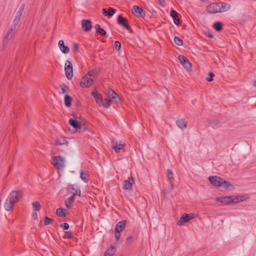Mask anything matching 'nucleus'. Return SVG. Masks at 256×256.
Here are the masks:
<instances>
[{
    "mask_svg": "<svg viewBox=\"0 0 256 256\" xmlns=\"http://www.w3.org/2000/svg\"><path fill=\"white\" fill-rule=\"evenodd\" d=\"M166 172H167V176H168V178L170 180V184L171 188L173 189L174 188V185H173L174 177H173L172 172L171 170H170V168L167 169Z\"/></svg>",
    "mask_w": 256,
    "mask_h": 256,
    "instance_id": "cd10ccee",
    "label": "nucleus"
},
{
    "mask_svg": "<svg viewBox=\"0 0 256 256\" xmlns=\"http://www.w3.org/2000/svg\"><path fill=\"white\" fill-rule=\"evenodd\" d=\"M94 82V80L92 78H88L86 74L82 78L80 85L82 88H89Z\"/></svg>",
    "mask_w": 256,
    "mask_h": 256,
    "instance_id": "6e6552de",
    "label": "nucleus"
},
{
    "mask_svg": "<svg viewBox=\"0 0 256 256\" xmlns=\"http://www.w3.org/2000/svg\"><path fill=\"white\" fill-rule=\"evenodd\" d=\"M56 142L58 145H62L64 144H66V145H68V142L64 138H57L56 141Z\"/></svg>",
    "mask_w": 256,
    "mask_h": 256,
    "instance_id": "e433bc0d",
    "label": "nucleus"
},
{
    "mask_svg": "<svg viewBox=\"0 0 256 256\" xmlns=\"http://www.w3.org/2000/svg\"><path fill=\"white\" fill-rule=\"evenodd\" d=\"M254 85L256 86V80L254 82Z\"/></svg>",
    "mask_w": 256,
    "mask_h": 256,
    "instance_id": "69168bd1",
    "label": "nucleus"
},
{
    "mask_svg": "<svg viewBox=\"0 0 256 256\" xmlns=\"http://www.w3.org/2000/svg\"><path fill=\"white\" fill-rule=\"evenodd\" d=\"M160 4L162 6H165L166 2L165 0H158Z\"/></svg>",
    "mask_w": 256,
    "mask_h": 256,
    "instance_id": "bf43d9fd",
    "label": "nucleus"
},
{
    "mask_svg": "<svg viewBox=\"0 0 256 256\" xmlns=\"http://www.w3.org/2000/svg\"><path fill=\"white\" fill-rule=\"evenodd\" d=\"M189 221V215H188L187 214H184L181 216L180 220L178 222L177 224L178 226H182L185 223L188 222Z\"/></svg>",
    "mask_w": 256,
    "mask_h": 256,
    "instance_id": "aec40b11",
    "label": "nucleus"
},
{
    "mask_svg": "<svg viewBox=\"0 0 256 256\" xmlns=\"http://www.w3.org/2000/svg\"><path fill=\"white\" fill-rule=\"evenodd\" d=\"M72 49L74 50V52H80L79 46H78V44H77V43L74 44L73 46H72Z\"/></svg>",
    "mask_w": 256,
    "mask_h": 256,
    "instance_id": "603ef678",
    "label": "nucleus"
},
{
    "mask_svg": "<svg viewBox=\"0 0 256 256\" xmlns=\"http://www.w3.org/2000/svg\"><path fill=\"white\" fill-rule=\"evenodd\" d=\"M64 71L66 77L68 80H71L73 76L72 65L71 62L66 60L64 64Z\"/></svg>",
    "mask_w": 256,
    "mask_h": 256,
    "instance_id": "20e7f679",
    "label": "nucleus"
},
{
    "mask_svg": "<svg viewBox=\"0 0 256 256\" xmlns=\"http://www.w3.org/2000/svg\"><path fill=\"white\" fill-rule=\"evenodd\" d=\"M108 16H112L116 12V10L113 8L110 7L108 8Z\"/></svg>",
    "mask_w": 256,
    "mask_h": 256,
    "instance_id": "49530a36",
    "label": "nucleus"
},
{
    "mask_svg": "<svg viewBox=\"0 0 256 256\" xmlns=\"http://www.w3.org/2000/svg\"><path fill=\"white\" fill-rule=\"evenodd\" d=\"M32 217L35 218V219H36L38 218V214H37V213L36 212H34L32 214Z\"/></svg>",
    "mask_w": 256,
    "mask_h": 256,
    "instance_id": "0e129e2a",
    "label": "nucleus"
},
{
    "mask_svg": "<svg viewBox=\"0 0 256 256\" xmlns=\"http://www.w3.org/2000/svg\"><path fill=\"white\" fill-rule=\"evenodd\" d=\"M116 250L115 246L110 245V248L105 251L104 256H112L114 255Z\"/></svg>",
    "mask_w": 256,
    "mask_h": 256,
    "instance_id": "4be33fe9",
    "label": "nucleus"
},
{
    "mask_svg": "<svg viewBox=\"0 0 256 256\" xmlns=\"http://www.w3.org/2000/svg\"><path fill=\"white\" fill-rule=\"evenodd\" d=\"M210 182L214 186L218 187L221 186L222 178L218 176H210L208 178Z\"/></svg>",
    "mask_w": 256,
    "mask_h": 256,
    "instance_id": "9d476101",
    "label": "nucleus"
},
{
    "mask_svg": "<svg viewBox=\"0 0 256 256\" xmlns=\"http://www.w3.org/2000/svg\"><path fill=\"white\" fill-rule=\"evenodd\" d=\"M178 17H176L173 18L174 22L175 24L178 26L181 24V22L180 18H178Z\"/></svg>",
    "mask_w": 256,
    "mask_h": 256,
    "instance_id": "5fc2aeb1",
    "label": "nucleus"
},
{
    "mask_svg": "<svg viewBox=\"0 0 256 256\" xmlns=\"http://www.w3.org/2000/svg\"><path fill=\"white\" fill-rule=\"evenodd\" d=\"M67 190L68 192L74 194V192L79 191L81 192L80 190L74 184H69L67 188Z\"/></svg>",
    "mask_w": 256,
    "mask_h": 256,
    "instance_id": "c85d7f7f",
    "label": "nucleus"
},
{
    "mask_svg": "<svg viewBox=\"0 0 256 256\" xmlns=\"http://www.w3.org/2000/svg\"><path fill=\"white\" fill-rule=\"evenodd\" d=\"M91 95L94 98L97 104L99 106H101L103 100L102 95L98 93L97 92H92Z\"/></svg>",
    "mask_w": 256,
    "mask_h": 256,
    "instance_id": "2eb2a0df",
    "label": "nucleus"
},
{
    "mask_svg": "<svg viewBox=\"0 0 256 256\" xmlns=\"http://www.w3.org/2000/svg\"><path fill=\"white\" fill-rule=\"evenodd\" d=\"M14 32V30H11V28H9L4 38V44H6L8 43L7 41H8L13 38Z\"/></svg>",
    "mask_w": 256,
    "mask_h": 256,
    "instance_id": "dca6fc26",
    "label": "nucleus"
},
{
    "mask_svg": "<svg viewBox=\"0 0 256 256\" xmlns=\"http://www.w3.org/2000/svg\"><path fill=\"white\" fill-rule=\"evenodd\" d=\"M111 146L116 154L119 153L120 152V150L124 148V145L118 143V142H113L112 143Z\"/></svg>",
    "mask_w": 256,
    "mask_h": 256,
    "instance_id": "f3484780",
    "label": "nucleus"
},
{
    "mask_svg": "<svg viewBox=\"0 0 256 256\" xmlns=\"http://www.w3.org/2000/svg\"><path fill=\"white\" fill-rule=\"evenodd\" d=\"M117 22L118 24L128 30L130 33L133 32L132 30L129 25L128 20L122 15H119L117 18Z\"/></svg>",
    "mask_w": 256,
    "mask_h": 256,
    "instance_id": "f257e3e1",
    "label": "nucleus"
},
{
    "mask_svg": "<svg viewBox=\"0 0 256 256\" xmlns=\"http://www.w3.org/2000/svg\"><path fill=\"white\" fill-rule=\"evenodd\" d=\"M176 124L178 127L181 129L185 128L187 126V122L184 118H181L177 120Z\"/></svg>",
    "mask_w": 256,
    "mask_h": 256,
    "instance_id": "393cba45",
    "label": "nucleus"
},
{
    "mask_svg": "<svg viewBox=\"0 0 256 256\" xmlns=\"http://www.w3.org/2000/svg\"><path fill=\"white\" fill-rule=\"evenodd\" d=\"M60 88L61 90L60 92H59L60 94L67 92L68 90H69L68 86L64 83L60 84Z\"/></svg>",
    "mask_w": 256,
    "mask_h": 256,
    "instance_id": "f704fd0d",
    "label": "nucleus"
},
{
    "mask_svg": "<svg viewBox=\"0 0 256 256\" xmlns=\"http://www.w3.org/2000/svg\"><path fill=\"white\" fill-rule=\"evenodd\" d=\"M72 98L70 95L66 94L64 96V102L65 106L68 108L72 106Z\"/></svg>",
    "mask_w": 256,
    "mask_h": 256,
    "instance_id": "a878e982",
    "label": "nucleus"
},
{
    "mask_svg": "<svg viewBox=\"0 0 256 256\" xmlns=\"http://www.w3.org/2000/svg\"><path fill=\"white\" fill-rule=\"evenodd\" d=\"M110 105V100L108 98H104L102 100V104L101 106H103L106 108H108Z\"/></svg>",
    "mask_w": 256,
    "mask_h": 256,
    "instance_id": "a19ab883",
    "label": "nucleus"
},
{
    "mask_svg": "<svg viewBox=\"0 0 256 256\" xmlns=\"http://www.w3.org/2000/svg\"><path fill=\"white\" fill-rule=\"evenodd\" d=\"M82 28L84 32L90 31L92 28V22L89 20H82Z\"/></svg>",
    "mask_w": 256,
    "mask_h": 256,
    "instance_id": "ddd939ff",
    "label": "nucleus"
},
{
    "mask_svg": "<svg viewBox=\"0 0 256 256\" xmlns=\"http://www.w3.org/2000/svg\"><path fill=\"white\" fill-rule=\"evenodd\" d=\"M64 236H63V238H68V239H72L73 240L74 238V236L72 233L70 231H64Z\"/></svg>",
    "mask_w": 256,
    "mask_h": 256,
    "instance_id": "4c0bfd02",
    "label": "nucleus"
},
{
    "mask_svg": "<svg viewBox=\"0 0 256 256\" xmlns=\"http://www.w3.org/2000/svg\"><path fill=\"white\" fill-rule=\"evenodd\" d=\"M206 35L209 38H214V34L213 32H208L206 34Z\"/></svg>",
    "mask_w": 256,
    "mask_h": 256,
    "instance_id": "052dcab7",
    "label": "nucleus"
},
{
    "mask_svg": "<svg viewBox=\"0 0 256 256\" xmlns=\"http://www.w3.org/2000/svg\"><path fill=\"white\" fill-rule=\"evenodd\" d=\"M94 28L96 29V32L97 33L101 28L100 26L98 24H96L94 26Z\"/></svg>",
    "mask_w": 256,
    "mask_h": 256,
    "instance_id": "680f3d73",
    "label": "nucleus"
},
{
    "mask_svg": "<svg viewBox=\"0 0 256 256\" xmlns=\"http://www.w3.org/2000/svg\"><path fill=\"white\" fill-rule=\"evenodd\" d=\"M178 59L183 66L186 68L187 70H189L192 68V65L191 63L189 62L188 60L186 57L182 55H179L178 56Z\"/></svg>",
    "mask_w": 256,
    "mask_h": 256,
    "instance_id": "1a4fd4ad",
    "label": "nucleus"
},
{
    "mask_svg": "<svg viewBox=\"0 0 256 256\" xmlns=\"http://www.w3.org/2000/svg\"><path fill=\"white\" fill-rule=\"evenodd\" d=\"M100 72V70L98 69L94 68L90 70L87 75L93 77V79L94 80L96 77L98 76V73Z\"/></svg>",
    "mask_w": 256,
    "mask_h": 256,
    "instance_id": "c756f323",
    "label": "nucleus"
},
{
    "mask_svg": "<svg viewBox=\"0 0 256 256\" xmlns=\"http://www.w3.org/2000/svg\"><path fill=\"white\" fill-rule=\"evenodd\" d=\"M90 176L88 172H84L82 170H81L80 173V178L85 182H88Z\"/></svg>",
    "mask_w": 256,
    "mask_h": 256,
    "instance_id": "7c9ffc66",
    "label": "nucleus"
},
{
    "mask_svg": "<svg viewBox=\"0 0 256 256\" xmlns=\"http://www.w3.org/2000/svg\"><path fill=\"white\" fill-rule=\"evenodd\" d=\"M216 202L224 203L226 204H230L232 202V196H219L216 198Z\"/></svg>",
    "mask_w": 256,
    "mask_h": 256,
    "instance_id": "4468645a",
    "label": "nucleus"
},
{
    "mask_svg": "<svg viewBox=\"0 0 256 256\" xmlns=\"http://www.w3.org/2000/svg\"><path fill=\"white\" fill-rule=\"evenodd\" d=\"M209 124L212 126H216L219 124L220 122L218 120H209Z\"/></svg>",
    "mask_w": 256,
    "mask_h": 256,
    "instance_id": "37998d69",
    "label": "nucleus"
},
{
    "mask_svg": "<svg viewBox=\"0 0 256 256\" xmlns=\"http://www.w3.org/2000/svg\"><path fill=\"white\" fill-rule=\"evenodd\" d=\"M132 180H133V182H134V178H132Z\"/></svg>",
    "mask_w": 256,
    "mask_h": 256,
    "instance_id": "338daca9",
    "label": "nucleus"
},
{
    "mask_svg": "<svg viewBox=\"0 0 256 256\" xmlns=\"http://www.w3.org/2000/svg\"><path fill=\"white\" fill-rule=\"evenodd\" d=\"M32 206L34 211H39L41 208V205L38 201L33 202Z\"/></svg>",
    "mask_w": 256,
    "mask_h": 256,
    "instance_id": "58836bf2",
    "label": "nucleus"
},
{
    "mask_svg": "<svg viewBox=\"0 0 256 256\" xmlns=\"http://www.w3.org/2000/svg\"><path fill=\"white\" fill-rule=\"evenodd\" d=\"M81 196V192L79 191L74 192L72 195L70 196L68 198H66L64 201V204L68 208H70L72 206V204L74 202V199L76 198V196Z\"/></svg>",
    "mask_w": 256,
    "mask_h": 256,
    "instance_id": "39448f33",
    "label": "nucleus"
},
{
    "mask_svg": "<svg viewBox=\"0 0 256 256\" xmlns=\"http://www.w3.org/2000/svg\"><path fill=\"white\" fill-rule=\"evenodd\" d=\"M15 202L14 200H10L8 198L4 204V208L6 210L10 211L13 209Z\"/></svg>",
    "mask_w": 256,
    "mask_h": 256,
    "instance_id": "a211bd4d",
    "label": "nucleus"
},
{
    "mask_svg": "<svg viewBox=\"0 0 256 256\" xmlns=\"http://www.w3.org/2000/svg\"><path fill=\"white\" fill-rule=\"evenodd\" d=\"M20 19L16 18V17L14 18L13 20L12 24L11 25V26L10 27V28H11V30H15L17 25L18 24V23L20 22Z\"/></svg>",
    "mask_w": 256,
    "mask_h": 256,
    "instance_id": "ea45409f",
    "label": "nucleus"
},
{
    "mask_svg": "<svg viewBox=\"0 0 256 256\" xmlns=\"http://www.w3.org/2000/svg\"><path fill=\"white\" fill-rule=\"evenodd\" d=\"M52 164L58 170H62L64 167V160L61 156H54L52 158Z\"/></svg>",
    "mask_w": 256,
    "mask_h": 256,
    "instance_id": "7ed1b4c3",
    "label": "nucleus"
},
{
    "mask_svg": "<svg viewBox=\"0 0 256 256\" xmlns=\"http://www.w3.org/2000/svg\"><path fill=\"white\" fill-rule=\"evenodd\" d=\"M133 236H128L126 238V244L127 246H129L132 244V242Z\"/></svg>",
    "mask_w": 256,
    "mask_h": 256,
    "instance_id": "a18cd8bd",
    "label": "nucleus"
},
{
    "mask_svg": "<svg viewBox=\"0 0 256 256\" xmlns=\"http://www.w3.org/2000/svg\"><path fill=\"white\" fill-rule=\"evenodd\" d=\"M221 186L225 189L228 190H232L234 188V186L232 184H230L229 182L224 180V178H222L221 182Z\"/></svg>",
    "mask_w": 256,
    "mask_h": 256,
    "instance_id": "b1692460",
    "label": "nucleus"
},
{
    "mask_svg": "<svg viewBox=\"0 0 256 256\" xmlns=\"http://www.w3.org/2000/svg\"><path fill=\"white\" fill-rule=\"evenodd\" d=\"M233 203H238L242 202L244 200L249 198L248 197H246L245 196H232Z\"/></svg>",
    "mask_w": 256,
    "mask_h": 256,
    "instance_id": "5701e85b",
    "label": "nucleus"
},
{
    "mask_svg": "<svg viewBox=\"0 0 256 256\" xmlns=\"http://www.w3.org/2000/svg\"><path fill=\"white\" fill-rule=\"evenodd\" d=\"M68 124L78 132H82L86 130V128H82L81 122L76 119L70 118L68 120Z\"/></svg>",
    "mask_w": 256,
    "mask_h": 256,
    "instance_id": "f03ea898",
    "label": "nucleus"
},
{
    "mask_svg": "<svg viewBox=\"0 0 256 256\" xmlns=\"http://www.w3.org/2000/svg\"><path fill=\"white\" fill-rule=\"evenodd\" d=\"M170 16L174 18L176 17H178L180 14H178L176 10L172 9L170 13Z\"/></svg>",
    "mask_w": 256,
    "mask_h": 256,
    "instance_id": "de8ad7c7",
    "label": "nucleus"
},
{
    "mask_svg": "<svg viewBox=\"0 0 256 256\" xmlns=\"http://www.w3.org/2000/svg\"><path fill=\"white\" fill-rule=\"evenodd\" d=\"M66 210V208H58L56 210V214L59 217L64 218L66 216L65 212Z\"/></svg>",
    "mask_w": 256,
    "mask_h": 256,
    "instance_id": "473e14b6",
    "label": "nucleus"
},
{
    "mask_svg": "<svg viewBox=\"0 0 256 256\" xmlns=\"http://www.w3.org/2000/svg\"><path fill=\"white\" fill-rule=\"evenodd\" d=\"M220 8V12H226L230 9V5L224 2H218Z\"/></svg>",
    "mask_w": 256,
    "mask_h": 256,
    "instance_id": "bb28decb",
    "label": "nucleus"
},
{
    "mask_svg": "<svg viewBox=\"0 0 256 256\" xmlns=\"http://www.w3.org/2000/svg\"><path fill=\"white\" fill-rule=\"evenodd\" d=\"M114 236L116 238V242H118L120 237V232H114Z\"/></svg>",
    "mask_w": 256,
    "mask_h": 256,
    "instance_id": "864d4df0",
    "label": "nucleus"
},
{
    "mask_svg": "<svg viewBox=\"0 0 256 256\" xmlns=\"http://www.w3.org/2000/svg\"><path fill=\"white\" fill-rule=\"evenodd\" d=\"M100 34L101 36H106V30L103 28H100V30L97 32Z\"/></svg>",
    "mask_w": 256,
    "mask_h": 256,
    "instance_id": "6e6d98bb",
    "label": "nucleus"
},
{
    "mask_svg": "<svg viewBox=\"0 0 256 256\" xmlns=\"http://www.w3.org/2000/svg\"><path fill=\"white\" fill-rule=\"evenodd\" d=\"M188 214L189 215L190 220L196 218L198 216L197 214L194 213H190Z\"/></svg>",
    "mask_w": 256,
    "mask_h": 256,
    "instance_id": "4d7b16f0",
    "label": "nucleus"
},
{
    "mask_svg": "<svg viewBox=\"0 0 256 256\" xmlns=\"http://www.w3.org/2000/svg\"><path fill=\"white\" fill-rule=\"evenodd\" d=\"M106 94L108 95V98H110L112 100L114 101L116 103L118 102L117 101L118 95L114 90L110 88H108L106 90ZM118 100H119L120 99L118 98Z\"/></svg>",
    "mask_w": 256,
    "mask_h": 256,
    "instance_id": "f8f14e48",
    "label": "nucleus"
},
{
    "mask_svg": "<svg viewBox=\"0 0 256 256\" xmlns=\"http://www.w3.org/2000/svg\"><path fill=\"white\" fill-rule=\"evenodd\" d=\"M172 190L173 189H172L171 187H170L169 188H166V189L164 190L163 192L164 194H168L170 193V192H172Z\"/></svg>",
    "mask_w": 256,
    "mask_h": 256,
    "instance_id": "13d9d810",
    "label": "nucleus"
},
{
    "mask_svg": "<svg viewBox=\"0 0 256 256\" xmlns=\"http://www.w3.org/2000/svg\"><path fill=\"white\" fill-rule=\"evenodd\" d=\"M132 13L137 17L144 18L146 16L145 11L138 6L134 5L132 8Z\"/></svg>",
    "mask_w": 256,
    "mask_h": 256,
    "instance_id": "0eeeda50",
    "label": "nucleus"
},
{
    "mask_svg": "<svg viewBox=\"0 0 256 256\" xmlns=\"http://www.w3.org/2000/svg\"><path fill=\"white\" fill-rule=\"evenodd\" d=\"M102 13L104 16H106L108 15V10H106L105 8H103Z\"/></svg>",
    "mask_w": 256,
    "mask_h": 256,
    "instance_id": "e2e57ef3",
    "label": "nucleus"
},
{
    "mask_svg": "<svg viewBox=\"0 0 256 256\" xmlns=\"http://www.w3.org/2000/svg\"><path fill=\"white\" fill-rule=\"evenodd\" d=\"M132 186V182L129 180H125L124 182V190H130Z\"/></svg>",
    "mask_w": 256,
    "mask_h": 256,
    "instance_id": "c9c22d12",
    "label": "nucleus"
},
{
    "mask_svg": "<svg viewBox=\"0 0 256 256\" xmlns=\"http://www.w3.org/2000/svg\"><path fill=\"white\" fill-rule=\"evenodd\" d=\"M126 224V220H121V221L119 222H118L116 225V226L114 228V232H122L125 228Z\"/></svg>",
    "mask_w": 256,
    "mask_h": 256,
    "instance_id": "6ab92c4d",
    "label": "nucleus"
},
{
    "mask_svg": "<svg viewBox=\"0 0 256 256\" xmlns=\"http://www.w3.org/2000/svg\"><path fill=\"white\" fill-rule=\"evenodd\" d=\"M74 117H75L76 118H77V116H76L75 114H74Z\"/></svg>",
    "mask_w": 256,
    "mask_h": 256,
    "instance_id": "774afa93",
    "label": "nucleus"
},
{
    "mask_svg": "<svg viewBox=\"0 0 256 256\" xmlns=\"http://www.w3.org/2000/svg\"><path fill=\"white\" fill-rule=\"evenodd\" d=\"M60 226L64 230H68L70 228L69 224L66 223L64 222V224H62L60 225Z\"/></svg>",
    "mask_w": 256,
    "mask_h": 256,
    "instance_id": "3c124183",
    "label": "nucleus"
},
{
    "mask_svg": "<svg viewBox=\"0 0 256 256\" xmlns=\"http://www.w3.org/2000/svg\"><path fill=\"white\" fill-rule=\"evenodd\" d=\"M22 194L20 190H13L10 194V200H14L15 203L19 200L20 198L22 197Z\"/></svg>",
    "mask_w": 256,
    "mask_h": 256,
    "instance_id": "9b49d317",
    "label": "nucleus"
},
{
    "mask_svg": "<svg viewBox=\"0 0 256 256\" xmlns=\"http://www.w3.org/2000/svg\"><path fill=\"white\" fill-rule=\"evenodd\" d=\"M214 74L212 72H210L208 73V77L206 78V80L208 82H212L214 80Z\"/></svg>",
    "mask_w": 256,
    "mask_h": 256,
    "instance_id": "09e8293b",
    "label": "nucleus"
},
{
    "mask_svg": "<svg viewBox=\"0 0 256 256\" xmlns=\"http://www.w3.org/2000/svg\"><path fill=\"white\" fill-rule=\"evenodd\" d=\"M58 46L62 52L64 54H68L70 51V48L68 46H64L63 40H60L58 42Z\"/></svg>",
    "mask_w": 256,
    "mask_h": 256,
    "instance_id": "412c9836",
    "label": "nucleus"
},
{
    "mask_svg": "<svg viewBox=\"0 0 256 256\" xmlns=\"http://www.w3.org/2000/svg\"><path fill=\"white\" fill-rule=\"evenodd\" d=\"M206 10L210 14L220 12V8L218 2H214L210 4L206 7Z\"/></svg>",
    "mask_w": 256,
    "mask_h": 256,
    "instance_id": "423d86ee",
    "label": "nucleus"
},
{
    "mask_svg": "<svg viewBox=\"0 0 256 256\" xmlns=\"http://www.w3.org/2000/svg\"><path fill=\"white\" fill-rule=\"evenodd\" d=\"M114 47H115V48L116 50H117L118 51H119L121 48L120 42L118 40H116L114 42Z\"/></svg>",
    "mask_w": 256,
    "mask_h": 256,
    "instance_id": "8fccbe9b",
    "label": "nucleus"
},
{
    "mask_svg": "<svg viewBox=\"0 0 256 256\" xmlns=\"http://www.w3.org/2000/svg\"><path fill=\"white\" fill-rule=\"evenodd\" d=\"M223 24L221 22H216L214 23L212 27L218 32H220L222 29Z\"/></svg>",
    "mask_w": 256,
    "mask_h": 256,
    "instance_id": "2f4dec72",
    "label": "nucleus"
},
{
    "mask_svg": "<svg viewBox=\"0 0 256 256\" xmlns=\"http://www.w3.org/2000/svg\"><path fill=\"white\" fill-rule=\"evenodd\" d=\"M25 6V4L24 3L22 4L20 7L18 8V12H16V15L15 16L16 18L20 19V17L23 13Z\"/></svg>",
    "mask_w": 256,
    "mask_h": 256,
    "instance_id": "72a5a7b5",
    "label": "nucleus"
},
{
    "mask_svg": "<svg viewBox=\"0 0 256 256\" xmlns=\"http://www.w3.org/2000/svg\"><path fill=\"white\" fill-rule=\"evenodd\" d=\"M54 220L52 218H50L48 216H46L44 218V226H48Z\"/></svg>",
    "mask_w": 256,
    "mask_h": 256,
    "instance_id": "c03bdc74",
    "label": "nucleus"
},
{
    "mask_svg": "<svg viewBox=\"0 0 256 256\" xmlns=\"http://www.w3.org/2000/svg\"><path fill=\"white\" fill-rule=\"evenodd\" d=\"M174 42L176 45L178 46H182L183 44L182 40L178 36H175L174 38Z\"/></svg>",
    "mask_w": 256,
    "mask_h": 256,
    "instance_id": "79ce46f5",
    "label": "nucleus"
}]
</instances>
